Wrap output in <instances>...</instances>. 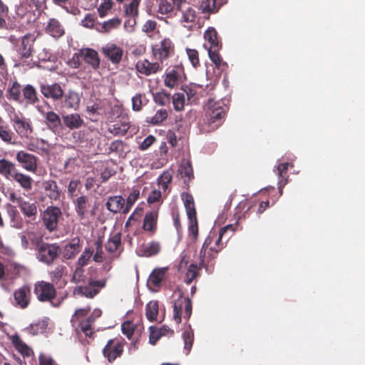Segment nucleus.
I'll return each mask as SVG.
<instances>
[{
    "mask_svg": "<svg viewBox=\"0 0 365 365\" xmlns=\"http://www.w3.org/2000/svg\"><path fill=\"white\" fill-rule=\"evenodd\" d=\"M9 41L14 46L18 56V61L15 66L28 65V59L32 56L34 51V44L36 41L34 36L29 33L20 38L11 35Z\"/></svg>",
    "mask_w": 365,
    "mask_h": 365,
    "instance_id": "f257e3e1",
    "label": "nucleus"
},
{
    "mask_svg": "<svg viewBox=\"0 0 365 365\" xmlns=\"http://www.w3.org/2000/svg\"><path fill=\"white\" fill-rule=\"evenodd\" d=\"M221 232H219L217 239L215 240L212 246V243L214 240L213 235H209L205 239L201 250L200 252V258L201 259V264L205 267L207 270H210L213 267V264L210 262L216 257L217 255L222 250L224 245L222 242V237Z\"/></svg>",
    "mask_w": 365,
    "mask_h": 365,
    "instance_id": "f03ea898",
    "label": "nucleus"
},
{
    "mask_svg": "<svg viewBox=\"0 0 365 365\" xmlns=\"http://www.w3.org/2000/svg\"><path fill=\"white\" fill-rule=\"evenodd\" d=\"M205 113V121L210 130L218 128L223 123L226 115V109L220 101L209 100Z\"/></svg>",
    "mask_w": 365,
    "mask_h": 365,
    "instance_id": "7ed1b4c3",
    "label": "nucleus"
},
{
    "mask_svg": "<svg viewBox=\"0 0 365 365\" xmlns=\"http://www.w3.org/2000/svg\"><path fill=\"white\" fill-rule=\"evenodd\" d=\"M192 311V301L179 292V297L173 303V319L177 324L182 322V318L189 319Z\"/></svg>",
    "mask_w": 365,
    "mask_h": 365,
    "instance_id": "20e7f679",
    "label": "nucleus"
},
{
    "mask_svg": "<svg viewBox=\"0 0 365 365\" xmlns=\"http://www.w3.org/2000/svg\"><path fill=\"white\" fill-rule=\"evenodd\" d=\"M61 254V247L56 243H39L37 245V257L39 261L48 265L58 257Z\"/></svg>",
    "mask_w": 365,
    "mask_h": 365,
    "instance_id": "39448f33",
    "label": "nucleus"
},
{
    "mask_svg": "<svg viewBox=\"0 0 365 365\" xmlns=\"http://www.w3.org/2000/svg\"><path fill=\"white\" fill-rule=\"evenodd\" d=\"M34 293L41 302H51L56 297L53 284L45 281H38L34 284Z\"/></svg>",
    "mask_w": 365,
    "mask_h": 365,
    "instance_id": "423d86ee",
    "label": "nucleus"
},
{
    "mask_svg": "<svg viewBox=\"0 0 365 365\" xmlns=\"http://www.w3.org/2000/svg\"><path fill=\"white\" fill-rule=\"evenodd\" d=\"M152 52L154 58L161 63L175 53V46L169 38H164L159 43L152 46Z\"/></svg>",
    "mask_w": 365,
    "mask_h": 365,
    "instance_id": "0eeeda50",
    "label": "nucleus"
},
{
    "mask_svg": "<svg viewBox=\"0 0 365 365\" xmlns=\"http://www.w3.org/2000/svg\"><path fill=\"white\" fill-rule=\"evenodd\" d=\"M62 215L61 209L56 206H48L43 213V222L50 232L56 230L59 218Z\"/></svg>",
    "mask_w": 365,
    "mask_h": 365,
    "instance_id": "6e6552de",
    "label": "nucleus"
},
{
    "mask_svg": "<svg viewBox=\"0 0 365 365\" xmlns=\"http://www.w3.org/2000/svg\"><path fill=\"white\" fill-rule=\"evenodd\" d=\"M11 121L15 131L21 137H28L34 131L31 120L21 113H15Z\"/></svg>",
    "mask_w": 365,
    "mask_h": 365,
    "instance_id": "1a4fd4ad",
    "label": "nucleus"
},
{
    "mask_svg": "<svg viewBox=\"0 0 365 365\" xmlns=\"http://www.w3.org/2000/svg\"><path fill=\"white\" fill-rule=\"evenodd\" d=\"M106 284V279L101 280H93L91 279L88 282V285L79 286L74 290V294L84 296L87 298H93L96 295L99 293L98 288H103Z\"/></svg>",
    "mask_w": 365,
    "mask_h": 365,
    "instance_id": "9d476101",
    "label": "nucleus"
},
{
    "mask_svg": "<svg viewBox=\"0 0 365 365\" xmlns=\"http://www.w3.org/2000/svg\"><path fill=\"white\" fill-rule=\"evenodd\" d=\"M124 345L117 339H109L103 349V354L110 363L120 357L123 352Z\"/></svg>",
    "mask_w": 365,
    "mask_h": 365,
    "instance_id": "9b49d317",
    "label": "nucleus"
},
{
    "mask_svg": "<svg viewBox=\"0 0 365 365\" xmlns=\"http://www.w3.org/2000/svg\"><path fill=\"white\" fill-rule=\"evenodd\" d=\"M16 160L26 170L32 173L37 171L38 158L36 155L20 150L16 155Z\"/></svg>",
    "mask_w": 365,
    "mask_h": 365,
    "instance_id": "f8f14e48",
    "label": "nucleus"
},
{
    "mask_svg": "<svg viewBox=\"0 0 365 365\" xmlns=\"http://www.w3.org/2000/svg\"><path fill=\"white\" fill-rule=\"evenodd\" d=\"M31 299V290L29 285H23L14 292L13 304L20 309L29 307Z\"/></svg>",
    "mask_w": 365,
    "mask_h": 365,
    "instance_id": "ddd939ff",
    "label": "nucleus"
},
{
    "mask_svg": "<svg viewBox=\"0 0 365 365\" xmlns=\"http://www.w3.org/2000/svg\"><path fill=\"white\" fill-rule=\"evenodd\" d=\"M101 51L113 64H118L122 61L123 49L113 43L106 44Z\"/></svg>",
    "mask_w": 365,
    "mask_h": 365,
    "instance_id": "4468645a",
    "label": "nucleus"
},
{
    "mask_svg": "<svg viewBox=\"0 0 365 365\" xmlns=\"http://www.w3.org/2000/svg\"><path fill=\"white\" fill-rule=\"evenodd\" d=\"M40 91L45 98H51L54 101H61L64 92L61 86L58 83L53 84L41 83L40 85Z\"/></svg>",
    "mask_w": 365,
    "mask_h": 365,
    "instance_id": "2eb2a0df",
    "label": "nucleus"
},
{
    "mask_svg": "<svg viewBox=\"0 0 365 365\" xmlns=\"http://www.w3.org/2000/svg\"><path fill=\"white\" fill-rule=\"evenodd\" d=\"M82 240L78 237L72 238L61 248V254L65 259H73L81 250Z\"/></svg>",
    "mask_w": 365,
    "mask_h": 365,
    "instance_id": "dca6fc26",
    "label": "nucleus"
},
{
    "mask_svg": "<svg viewBox=\"0 0 365 365\" xmlns=\"http://www.w3.org/2000/svg\"><path fill=\"white\" fill-rule=\"evenodd\" d=\"M140 0H132L128 4H125V16L127 18L125 27L133 28L136 24V17L138 16V6Z\"/></svg>",
    "mask_w": 365,
    "mask_h": 365,
    "instance_id": "f3484780",
    "label": "nucleus"
},
{
    "mask_svg": "<svg viewBox=\"0 0 365 365\" xmlns=\"http://www.w3.org/2000/svg\"><path fill=\"white\" fill-rule=\"evenodd\" d=\"M42 193L51 201H57L61 197V190L57 182L53 180H44L41 183Z\"/></svg>",
    "mask_w": 365,
    "mask_h": 365,
    "instance_id": "a211bd4d",
    "label": "nucleus"
},
{
    "mask_svg": "<svg viewBox=\"0 0 365 365\" xmlns=\"http://www.w3.org/2000/svg\"><path fill=\"white\" fill-rule=\"evenodd\" d=\"M119 120L115 123L110 125L108 132L114 135H125L130 128L129 118L127 115L119 116Z\"/></svg>",
    "mask_w": 365,
    "mask_h": 365,
    "instance_id": "6ab92c4d",
    "label": "nucleus"
},
{
    "mask_svg": "<svg viewBox=\"0 0 365 365\" xmlns=\"http://www.w3.org/2000/svg\"><path fill=\"white\" fill-rule=\"evenodd\" d=\"M135 67L138 72L145 76L156 73L163 69L159 62H150L147 59L138 61Z\"/></svg>",
    "mask_w": 365,
    "mask_h": 365,
    "instance_id": "aec40b11",
    "label": "nucleus"
},
{
    "mask_svg": "<svg viewBox=\"0 0 365 365\" xmlns=\"http://www.w3.org/2000/svg\"><path fill=\"white\" fill-rule=\"evenodd\" d=\"M75 211L80 220L85 219L89 213L91 203L86 195H81L74 201Z\"/></svg>",
    "mask_w": 365,
    "mask_h": 365,
    "instance_id": "412c9836",
    "label": "nucleus"
},
{
    "mask_svg": "<svg viewBox=\"0 0 365 365\" xmlns=\"http://www.w3.org/2000/svg\"><path fill=\"white\" fill-rule=\"evenodd\" d=\"M83 59L93 69L97 70L100 67L101 59L98 53L91 48H81Z\"/></svg>",
    "mask_w": 365,
    "mask_h": 365,
    "instance_id": "4be33fe9",
    "label": "nucleus"
},
{
    "mask_svg": "<svg viewBox=\"0 0 365 365\" xmlns=\"http://www.w3.org/2000/svg\"><path fill=\"white\" fill-rule=\"evenodd\" d=\"M167 267L155 268L150 273L148 284L153 289L158 288L166 278Z\"/></svg>",
    "mask_w": 365,
    "mask_h": 365,
    "instance_id": "5701e85b",
    "label": "nucleus"
},
{
    "mask_svg": "<svg viewBox=\"0 0 365 365\" xmlns=\"http://www.w3.org/2000/svg\"><path fill=\"white\" fill-rule=\"evenodd\" d=\"M62 124L70 130H75L81 128L84 121L78 113H73L62 115Z\"/></svg>",
    "mask_w": 365,
    "mask_h": 365,
    "instance_id": "b1692460",
    "label": "nucleus"
},
{
    "mask_svg": "<svg viewBox=\"0 0 365 365\" xmlns=\"http://www.w3.org/2000/svg\"><path fill=\"white\" fill-rule=\"evenodd\" d=\"M47 34L53 38H58L65 34V30L61 23L56 19H50L45 28Z\"/></svg>",
    "mask_w": 365,
    "mask_h": 365,
    "instance_id": "393cba45",
    "label": "nucleus"
},
{
    "mask_svg": "<svg viewBox=\"0 0 365 365\" xmlns=\"http://www.w3.org/2000/svg\"><path fill=\"white\" fill-rule=\"evenodd\" d=\"M158 218V208L147 212L143 220V229L145 231L154 233L157 228Z\"/></svg>",
    "mask_w": 365,
    "mask_h": 365,
    "instance_id": "a878e982",
    "label": "nucleus"
},
{
    "mask_svg": "<svg viewBox=\"0 0 365 365\" xmlns=\"http://www.w3.org/2000/svg\"><path fill=\"white\" fill-rule=\"evenodd\" d=\"M125 200L120 195L110 196L106 202V208L113 213H118L124 210Z\"/></svg>",
    "mask_w": 365,
    "mask_h": 365,
    "instance_id": "bb28decb",
    "label": "nucleus"
},
{
    "mask_svg": "<svg viewBox=\"0 0 365 365\" xmlns=\"http://www.w3.org/2000/svg\"><path fill=\"white\" fill-rule=\"evenodd\" d=\"M48 128L53 133L58 132L63 128L62 118L54 111H48L45 115Z\"/></svg>",
    "mask_w": 365,
    "mask_h": 365,
    "instance_id": "cd10ccee",
    "label": "nucleus"
},
{
    "mask_svg": "<svg viewBox=\"0 0 365 365\" xmlns=\"http://www.w3.org/2000/svg\"><path fill=\"white\" fill-rule=\"evenodd\" d=\"M94 323L93 318L86 317L85 320H81L76 325L72 327L76 329V331H81L86 336L93 338L95 334Z\"/></svg>",
    "mask_w": 365,
    "mask_h": 365,
    "instance_id": "c85d7f7f",
    "label": "nucleus"
},
{
    "mask_svg": "<svg viewBox=\"0 0 365 365\" xmlns=\"http://www.w3.org/2000/svg\"><path fill=\"white\" fill-rule=\"evenodd\" d=\"M94 250L91 247H86L83 250V253L80 256V257L78 259L77 264L79 267H77L75 273H74V279L78 276L79 277H81V275L83 273V270L82 269V267L86 265L88 262H89L91 257H92L93 254Z\"/></svg>",
    "mask_w": 365,
    "mask_h": 365,
    "instance_id": "c756f323",
    "label": "nucleus"
},
{
    "mask_svg": "<svg viewBox=\"0 0 365 365\" xmlns=\"http://www.w3.org/2000/svg\"><path fill=\"white\" fill-rule=\"evenodd\" d=\"M22 91L23 88L21 85L16 81L12 82L9 86L7 89V98L8 99L17 102L19 103H23L22 99Z\"/></svg>",
    "mask_w": 365,
    "mask_h": 365,
    "instance_id": "7c9ffc66",
    "label": "nucleus"
},
{
    "mask_svg": "<svg viewBox=\"0 0 365 365\" xmlns=\"http://www.w3.org/2000/svg\"><path fill=\"white\" fill-rule=\"evenodd\" d=\"M22 99L23 103L25 102L26 104L34 105L38 103L39 99L36 88L30 84L25 86L23 88Z\"/></svg>",
    "mask_w": 365,
    "mask_h": 365,
    "instance_id": "2f4dec72",
    "label": "nucleus"
},
{
    "mask_svg": "<svg viewBox=\"0 0 365 365\" xmlns=\"http://www.w3.org/2000/svg\"><path fill=\"white\" fill-rule=\"evenodd\" d=\"M11 342L15 349L23 356H30L33 354V350L22 341L18 334H14L11 338Z\"/></svg>",
    "mask_w": 365,
    "mask_h": 365,
    "instance_id": "473e14b6",
    "label": "nucleus"
},
{
    "mask_svg": "<svg viewBox=\"0 0 365 365\" xmlns=\"http://www.w3.org/2000/svg\"><path fill=\"white\" fill-rule=\"evenodd\" d=\"M63 98H64L63 103L66 108L75 110L78 108L81 98L76 92L69 90L66 93H63Z\"/></svg>",
    "mask_w": 365,
    "mask_h": 365,
    "instance_id": "72a5a7b5",
    "label": "nucleus"
},
{
    "mask_svg": "<svg viewBox=\"0 0 365 365\" xmlns=\"http://www.w3.org/2000/svg\"><path fill=\"white\" fill-rule=\"evenodd\" d=\"M16 172L17 170L14 163L6 159L0 160V174L6 179L11 180Z\"/></svg>",
    "mask_w": 365,
    "mask_h": 365,
    "instance_id": "f704fd0d",
    "label": "nucleus"
},
{
    "mask_svg": "<svg viewBox=\"0 0 365 365\" xmlns=\"http://www.w3.org/2000/svg\"><path fill=\"white\" fill-rule=\"evenodd\" d=\"M19 208L26 217L31 219L36 218L37 215V205L35 202L19 200Z\"/></svg>",
    "mask_w": 365,
    "mask_h": 365,
    "instance_id": "c9c22d12",
    "label": "nucleus"
},
{
    "mask_svg": "<svg viewBox=\"0 0 365 365\" xmlns=\"http://www.w3.org/2000/svg\"><path fill=\"white\" fill-rule=\"evenodd\" d=\"M200 259L201 260L200 258ZM202 267L205 268V267L201 264V261L200 262L199 266H197L195 263L190 264L188 266V267L187 269V272L185 273V279H184V282H185V284H190L193 282L194 279H195L197 277H199L200 270L201 269Z\"/></svg>",
    "mask_w": 365,
    "mask_h": 365,
    "instance_id": "e433bc0d",
    "label": "nucleus"
},
{
    "mask_svg": "<svg viewBox=\"0 0 365 365\" xmlns=\"http://www.w3.org/2000/svg\"><path fill=\"white\" fill-rule=\"evenodd\" d=\"M11 180H14L18 182L20 186L26 191H29L32 188L33 179L29 175L19 173L18 170L14 175V177Z\"/></svg>",
    "mask_w": 365,
    "mask_h": 365,
    "instance_id": "4c0bfd02",
    "label": "nucleus"
},
{
    "mask_svg": "<svg viewBox=\"0 0 365 365\" xmlns=\"http://www.w3.org/2000/svg\"><path fill=\"white\" fill-rule=\"evenodd\" d=\"M121 24V19L118 17L109 19L103 24H99L96 29L101 33H108L113 29H118Z\"/></svg>",
    "mask_w": 365,
    "mask_h": 365,
    "instance_id": "58836bf2",
    "label": "nucleus"
},
{
    "mask_svg": "<svg viewBox=\"0 0 365 365\" xmlns=\"http://www.w3.org/2000/svg\"><path fill=\"white\" fill-rule=\"evenodd\" d=\"M0 138L9 145L15 143V134L5 123L0 125Z\"/></svg>",
    "mask_w": 365,
    "mask_h": 365,
    "instance_id": "ea45409f",
    "label": "nucleus"
},
{
    "mask_svg": "<svg viewBox=\"0 0 365 365\" xmlns=\"http://www.w3.org/2000/svg\"><path fill=\"white\" fill-rule=\"evenodd\" d=\"M91 308L90 306H87L83 308L77 309L71 319V324L72 326H75L77 323L81 322V320H85L86 318L88 316L91 312Z\"/></svg>",
    "mask_w": 365,
    "mask_h": 365,
    "instance_id": "a19ab883",
    "label": "nucleus"
},
{
    "mask_svg": "<svg viewBox=\"0 0 365 365\" xmlns=\"http://www.w3.org/2000/svg\"><path fill=\"white\" fill-rule=\"evenodd\" d=\"M204 38L210 44V48H220V43L217 37V32L214 28H209L204 34Z\"/></svg>",
    "mask_w": 365,
    "mask_h": 365,
    "instance_id": "79ce46f5",
    "label": "nucleus"
},
{
    "mask_svg": "<svg viewBox=\"0 0 365 365\" xmlns=\"http://www.w3.org/2000/svg\"><path fill=\"white\" fill-rule=\"evenodd\" d=\"M6 210L8 216L10 218L11 227L15 228H20L21 226V220L20 215L16 208L11 205H8Z\"/></svg>",
    "mask_w": 365,
    "mask_h": 365,
    "instance_id": "37998d69",
    "label": "nucleus"
},
{
    "mask_svg": "<svg viewBox=\"0 0 365 365\" xmlns=\"http://www.w3.org/2000/svg\"><path fill=\"white\" fill-rule=\"evenodd\" d=\"M180 175L182 178H187V180H185V183L188 186V182L194 178L193 170L190 161L182 162L179 169Z\"/></svg>",
    "mask_w": 365,
    "mask_h": 365,
    "instance_id": "c03bdc74",
    "label": "nucleus"
},
{
    "mask_svg": "<svg viewBox=\"0 0 365 365\" xmlns=\"http://www.w3.org/2000/svg\"><path fill=\"white\" fill-rule=\"evenodd\" d=\"M149 100L146 98L145 94L136 93L132 98V109L135 112H139L142 110L143 107L146 106Z\"/></svg>",
    "mask_w": 365,
    "mask_h": 365,
    "instance_id": "a18cd8bd",
    "label": "nucleus"
},
{
    "mask_svg": "<svg viewBox=\"0 0 365 365\" xmlns=\"http://www.w3.org/2000/svg\"><path fill=\"white\" fill-rule=\"evenodd\" d=\"M178 11L182 13V21L184 23H194L196 19V12L190 5L184 4L182 9Z\"/></svg>",
    "mask_w": 365,
    "mask_h": 365,
    "instance_id": "49530a36",
    "label": "nucleus"
},
{
    "mask_svg": "<svg viewBox=\"0 0 365 365\" xmlns=\"http://www.w3.org/2000/svg\"><path fill=\"white\" fill-rule=\"evenodd\" d=\"M178 69L181 68H178L177 69H172L170 71L166 73L165 85L167 87L174 88L178 84V82L180 79V75L179 73Z\"/></svg>",
    "mask_w": 365,
    "mask_h": 365,
    "instance_id": "de8ad7c7",
    "label": "nucleus"
},
{
    "mask_svg": "<svg viewBox=\"0 0 365 365\" xmlns=\"http://www.w3.org/2000/svg\"><path fill=\"white\" fill-rule=\"evenodd\" d=\"M121 244V234L120 232L114 234L107 242L106 245V250L110 253L116 252Z\"/></svg>",
    "mask_w": 365,
    "mask_h": 365,
    "instance_id": "09e8293b",
    "label": "nucleus"
},
{
    "mask_svg": "<svg viewBox=\"0 0 365 365\" xmlns=\"http://www.w3.org/2000/svg\"><path fill=\"white\" fill-rule=\"evenodd\" d=\"M289 163H284L279 164L277 167V174L281 180H279V190L280 195L282 194V187L287 183V179H285Z\"/></svg>",
    "mask_w": 365,
    "mask_h": 365,
    "instance_id": "8fccbe9b",
    "label": "nucleus"
},
{
    "mask_svg": "<svg viewBox=\"0 0 365 365\" xmlns=\"http://www.w3.org/2000/svg\"><path fill=\"white\" fill-rule=\"evenodd\" d=\"M47 327L48 321L46 319H41L31 324L28 329L31 334L36 335L44 332Z\"/></svg>",
    "mask_w": 365,
    "mask_h": 365,
    "instance_id": "3c124183",
    "label": "nucleus"
},
{
    "mask_svg": "<svg viewBox=\"0 0 365 365\" xmlns=\"http://www.w3.org/2000/svg\"><path fill=\"white\" fill-rule=\"evenodd\" d=\"M139 197L140 190L138 189H133L126 199L125 206L124 210H123V214H127L129 212L133 205L138 200Z\"/></svg>",
    "mask_w": 365,
    "mask_h": 365,
    "instance_id": "603ef678",
    "label": "nucleus"
},
{
    "mask_svg": "<svg viewBox=\"0 0 365 365\" xmlns=\"http://www.w3.org/2000/svg\"><path fill=\"white\" fill-rule=\"evenodd\" d=\"M158 314V302H150L147 304L145 307V315L150 322L156 320Z\"/></svg>",
    "mask_w": 365,
    "mask_h": 365,
    "instance_id": "864d4df0",
    "label": "nucleus"
},
{
    "mask_svg": "<svg viewBox=\"0 0 365 365\" xmlns=\"http://www.w3.org/2000/svg\"><path fill=\"white\" fill-rule=\"evenodd\" d=\"M153 101L158 105L165 106L170 103L171 96L165 91L157 92L153 94Z\"/></svg>",
    "mask_w": 365,
    "mask_h": 365,
    "instance_id": "5fc2aeb1",
    "label": "nucleus"
},
{
    "mask_svg": "<svg viewBox=\"0 0 365 365\" xmlns=\"http://www.w3.org/2000/svg\"><path fill=\"white\" fill-rule=\"evenodd\" d=\"M173 175L172 170L164 171L158 179V184L160 185L164 190H166L169 184L171 182Z\"/></svg>",
    "mask_w": 365,
    "mask_h": 365,
    "instance_id": "6e6d98bb",
    "label": "nucleus"
},
{
    "mask_svg": "<svg viewBox=\"0 0 365 365\" xmlns=\"http://www.w3.org/2000/svg\"><path fill=\"white\" fill-rule=\"evenodd\" d=\"M171 99L175 110L181 111L184 109L185 102L184 93H175Z\"/></svg>",
    "mask_w": 365,
    "mask_h": 365,
    "instance_id": "4d7b16f0",
    "label": "nucleus"
},
{
    "mask_svg": "<svg viewBox=\"0 0 365 365\" xmlns=\"http://www.w3.org/2000/svg\"><path fill=\"white\" fill-rule=\"evenodd\" d=\"M168 118V112L165 109H160L150 118L148 122L152 125H160Z\"/></svg>",
    "mask_w": 365,
    "mask_h": 365,
    "instance_id": "13d9d810",
    "label": "nucleus"
},
{
    "mask_svg": "<svg viewBox=\"0 0 365 365\" xmlns=\"http://www.w3.org/2000/svg\"><path fill=\"white\" fill-rule=\"evenodd\" d=\"M200 7L203 13H213L218 9L216 0H202Z\"/></svg>",
    "mask_w": 365,
    "mask_h": 365,
    "instance_id": "bf43d9fd",
    "label": "nucleus"
},
{
    "mask_svg": "<svg viewBox=\"0 0 365 365\" xmlns=\"http://www.w3.org/2000/svg\"><path fill=\"white\" fill-rule=\"evenodd\" d=\"M160 251V245L158 242H152L143 250V255L145 257H151L157 255Z\"/></svg>",
    "mask_w": 365,
    "mask_h": 365,
    "instance_id": "052dcab7",
    "label": "nucleus"
},
{
    "mask_svg": "<svg viewBox=\"0 0 365 365\" xmlns=\"http://www.w3.org/2000/svg\"><path fill=\"white\" fill-rule=\"evenodd\" d=\"M186 53L192 66L195 68L199 67L200 63L198 51L195 49L186 48Z\"/></svg>",
    "mask_w": 365,
    "mask_h": 365,
    "instance_id": "680f3d73",
    "label": "nucleus"
},
{
    "mask_svg": "<svg viewBox=\"0 0 365 365\" xmlns=\"http://www.w3.org/2000/svg\"><path fill=\"white\" fill-rule=\"evenodd\" d=\"M135 326L130 321L124 322L121 324L122 333L127 336L128 339H131L134 334Z\"/></svg>",
    "mask_w": 365,
    "mask_h": 365,
    "instance_id": "e2e57ef3",
    "label": "nucleus"
},
{
    "mask_svg": "<svg viewBox=\"0 0 365 365\" xmlns=\"http://www.w3.org/2000/svg\"><path fill=\"white\" fill-rule=\"evenodd\" d=\"M150 335H149V343L152 345H155L157 341L163 336L160 330L156 327L151 326L149 327Z\"/></svg>",
    "mask_w": 365,
    "mask_h": 365,
    "instance_id": "0e129e2a",
    "label": "nucleus"
},
{
    "mask_svg": "<svg viewBox=\"0 0 365 365\" xmlns=\"http://www.w3.org/2000/svg\"><path fill=\"white\" fill-rule=\"evenodd\" d=\"M190 225L188 227L189 235L192 240L195 242L198 237V225L197 218L190 219Z\"/></svg>",
    "mask_w": 365,
    "mask_h": 365,
    "instance_id": "69168bd1",
    "label": "nucleus"
},
{
    "mask_svg": "<svg viewBox=\"0 0 365 365\" xmlns=\"http://www.w3.org/2000/svg\"><path fill=\"white\" fill-rule=\"evenodd\" d=\"M112 0H104L98 8V12L101 18L105 17L108 11L112 9Z\"/></svg>",
    "mask_w": 365,
    "mask_h": 365,
    "instance_id": "338daca9",
    "label": "nucleus"
},
{
    "mask_svg": "<svg viewBox=\"0 0 365 365\" xmlns=\"http://www.w3.org/2000/svg\"><path fill=\"white\" fill-rule=\"evenodd\" d=\"M81 58H83V55L81 54V49H80L78 52L73 53L72 58L68 61V65L71 68H78L81 64Z\"/></svg>",
    "mask_w": 365,
    "mask_h": 365,
    "instance_id": "774afa93",
    "label": "nucleus"
}]
</instances>
